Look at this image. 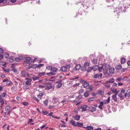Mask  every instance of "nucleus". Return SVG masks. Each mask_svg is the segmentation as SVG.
Returning <instances> with one entry per match:
<instances>
[{
  "label": "nucleus",
  "instance_id": "b1692460",
  "mask_svg": "<svg viewBox=\"0 0 130 130\" xmlns=\"http://www.w3.org/2000/svg\"><path fill=\"white\" fill-rule=\"evenodd\" d=\"M121 63H124L126 61V59L124 57H122L120 60Z\"/></svg>",
  "mask_w": 130,
  "mask_h": 130
},
{
  "label": "nucleus",
  "instance_id": "603ef678",
  "mask_svg": "<svg viewBox=\"0 0 130 130\" xmlns=\"http://www.w3.org/2000/svg\"><path fill=\"white\" fill-rule=\"evenodd\" d=\"M15 60L17 62L19 61H20V60L19 59V57H16L15 58Z\"/></svg>",
  "mask_w": 130,
  "mask_h": 130
},
{
  "label": "nucleus",
  "instance_id": "4d7b16f0",
  "mask_svg": "<svg viewBox=\"0 0 130 130\" xmlns=\"http://www.w3.org/2000/svg\"><path fill=\"white\" fill-rule=\"evenodd\" d=\"M84 65L85 66H89V63L88 62H86L85 63Z\"/></svg>",
  "mask_w": 130,
  "mask_h": 130
},
{
  "label": "nucleus",
  "instance_id": "c85d7f7f",
  "mask_svg": "<svg viewBox=\"0 0 130 130\" xmlns=\"http://www.w3.org/2000/svg\"><path fill=\"white\" fill-rule=\"evenodd\" d=\"M46 75L48 76H52L53 75H55V73H53L51 71L50 72L47 73Z\"/></svg>",
  "mask_w": 130,
  "mask_h": 130
},
{
  "label": "nucleus",
  "instance_id": "4be33fe9",
  "mask_svg": "<svg viewBox=\"0 0 130 130\" xmlns=\"http://www.w3.org/2000/svg\"><path fill=\"white\" fill-rule=\"evenodd\" d=\"M81 67V66L79 64H78L76 65L75 67V69L76 70H79Z\"/></svg>",
  "mask_w": 130,
  "mask_h": 130
},
{
  "label": "nucleus",
  "instance_id": "39448f33",
  "mask_svg": "<svg viewBox=\"0 0 130 130\" xmlns=\"http://www.w3.org/2000/svg\"><path fill=\"white\" fill-rule=\"evenodd\" d=\"M103 74L102 73H100V74H95L93 78H98L99 79H101L102 76Z\"/></svg>",
  "mask_w": 130,
  "mask_h": 130
},
{
  "label": "nucleus",
  "instance_id": "412c9836",
  "mask_svg": "<svg viewBox=\"0 0 130 130\" xmlns=\"http://www.w3.org/2000/svg\"><path fill=\"white\" fill-rule=\"evenodd\" d=\"M4 99L2 98L1 96H0V103L1 104L2 106L4 105Z\"/></svg>",
  "mask_w": 130,
  "mask_h": 130
},
{
  "label": "nucleus",
  "instance_id": "f3484780",
  "mask_svg": "<svg viewBox=\"0 0 130 130\" xmlns=\"http://www.w3.org/2000/svg\"><path fill=\"white\" fill-rule=\"evenodd\" d=\"M70 124L74 126H77L76 124H75V122L74 120H71L70 121Z\"/></svg>",
  "mask_w": 130,
  "mask_h": 130
},
{
  "label": "nucleus",
  "instance_id": "052dcab7",
  "mask_svg": "<svg viewBox=\"0 0 130 130\" xmlns=\"http://www.w3.org/2000/svg\"><path fill=\"white\" fill-rule=\"evenodd\" d=\"M4 52V50L1 48H0V54H2Z\"/></svg>",
  "mask_w": 130,
  "mask_h": 130
},
{
  "label": "nucleus",
  "instance_id": "680f3d73",
  "mask_svg": "<svg viewBox=\"0 0 130 130\" xmlns=\"http://www.w3.org/2000/svg\"><path fill=\"white\" fill-rule=\"evenodd\" d=\"M9 61L10 62H12L14 60L12 58H10L9 59Z\"/></svg>",
  "mask_w": 130,
  "mask_h": 130
},
{
  "label": "nucleus",
  "instance_id": "ea45409f",
  "mask_svg": "<svg viewBox=\"0 0 130 130\" xmlns=\"http://www.w3.org/2000/svg\"><path fill=\"white\" fill-rule=\"evenodd\" d=\"M22 104L24 106H27L28 105V103L27 102H23L22 103Z\"/></svg>",
  "mask_w": 130,
  "mask_h": 130
},
{
  "label": "nucleus",
  "instance_id": "f8f14e48",
  "mask_svg": "<svg viewBox=\"0 0 130 130\" xmlns=\"http://www.w3.org/2000/svg\"><path fill=\"white\" fill-rule=\"evenodd\" d=\"M83 87L84 88H85L89 86V84L88 82L85 81V82L83 83Z\"/></svg>",
  "mask_w": 130,
  "mask_h": 130
},
{
  "label": "nucleus",
  "instance_id": "2f4dec72",
  "mask_svg": "<svg viewBox=\"0 0 130 130\" xmlns=\"http://www.w3.org/2000/svg\"><path fill=\"white\" fill-rule=\"evenodd\" d=\"M27 77H29L32 78L34 76L33 75L31 74H29L28 73H27Z\"/></svg>",
  "mask_w": 130,
  "mask_h": 130
},
{
  "label": "nucleus",
  "instance_id": "423d86ee",
  "mask_svg": "<svg viewBox=\"0 0 130 130\" xmlns=\"http://www.w3.org/2000/svg\"><path fill=\"white\" fill-rule=\"evenodd\" d=\"M88 109L89 111L93 112L95 111L96 109L95 107H93L92 106H89Z\"/></svg>",
  "mask_w": 130,
  "mask_h": 130
},
{
  "label": "nucleus",
  "instance_id": "473e14b6",
  "mask_svg": "<svg viewBox=\"0 0 130 130\" xmlns=\"http://www.w3.org/2000/svg\"><path fill=\"white\" fill-rule=\"evenodd\" d=\"M76 125H77V126H78L80 127H82L83 126V125L82 123L78 122H77Z\"/></svg>",
  "mask_w": 130,
  "mask_h": 130
},
{
  "label": "nucleus",
  "instance_id": "c9c22d12",
  "mask_svg": "<svg viewBox=\"0 0 130 130\" xmlns=\"http://www.w3.org/2000/svg\"><path fill=\"white\" fill-rule=\"evenodd\" d=\"M92 62L94 64H96L97 62V60L96 59L94 58L92 61Z\"/></svg>",
  "mask_w": 130,
  "mask_h": 130
},
{
  "label": "nucleus",
  "instance_id": "7ed1b4c3",
  "mask_svg": "<svg viewBox=\"0 0 130 130\" xmlns=\"http://www.w3.org/2000/svg\"><path fill=\"white\" fill-rule=\"evenodd\" d=\"M69 65H67V67L62 66L61 68V70L63 71H67L70 68Z\"/></svg>",
  "mask_w": 130,
  "mask_h": 130
},
{
  "label": "nucleus",
  "instance_id": "de8ad7c7",
  "mask_svg": "<svg viewBox=\"0 0 130 130\" xmlns=\"http://www.w3.org/2000/svg\"><path fill=\"white\" fill-rule=\"evenodd\" d=\"M42 114L43 115H45L48 113V112L46 111H42Z\"/></svg>",
  "mask_w": 130,
  "mask_h": 130
},
{
  "label": "nucleus",
  "instance_id": "338daca9",
  "mask_svg": "<svg viewBox=\"0 0 130 130\" xmlns=\"http://www.w3.org/2000/svg\"><path fill=\"white\" fill-rule=\"evenodd\" d=\"M125 90L123 89L121 91V92L122 93H125Z\"/></svg>",
  "mask_w": 130,
  "mask_h": 130
},
{
  "label": "nucleus",
  "instance_id": "1a4fd4ad",
  "mask_svg": "<svg viewBox=\"0 0 130 130\" xmlns=\"http://www.w3.org/2000/svg\"><path fill=\"white\" fill-rule=\"evenodd\" d=\"M10 106H6L5 107V109L6 111H8V110L10 111H11L12 109H14L15 108V107L14 108H13L11 110H10Z\"/></svg>",
  "mask_w": 130,
  "mask_h": 130
},
{
  "label": "nucleus",
  "instance_id": "4c0bfd02",
  "mask_svg": "<svg viewBox=\"0 0 130 130\" xmlns=\"http://www.w3.org/2000/svg\"><path fill=\"white\" fill-rule=\"evenodd\" d=\"M84 91V89H80L78 91L79 94H81L83 93Z\"/></svg>",
  "mask_w": 130,
  "mask_h": 130
},
{
  "label": "nucleus",
  "instance_id": "5fc2aeb1",
  "mask_svg": "<svg viewBox=\"0 0 130 130\" xmlns=\"http://www.w3.org/2000/svg\"><path fill=\"white\" fill-rule=\"evenodd\" d=\"M112 110L113 111L115 112L116 110V109L115 107L113 106L112 107Z\"/></svg>",
  "mask_w": 130,
  "mask_h": 130
},
{
  "label": "nucleus",
  "instance_id": "5701e85b",
  "mask_svg": "<svg viewBox=\"0 0 130 130\" xmlns=\"http://www.w3.org/2000/svg\"><path fill=\"white\" fill-rule=\"evenodd\" d=\"M52 87V86L51 85H50L47 86H45V89L46 90H49L51 89Z\"/></svg>",
  "mask_w": 130,
  "mask_h": 130
},
{
  "label": "nucleus",
  "instance_id": "aec40b11",
  "mask_svg": "<svg viewBox=\"0 0 130 130\" xmlns=\"http://www.w3.org/2000/svg\"><path fill=\"white\" fill-rule=\"evenodd\" d=\"M115 69L113 68H111L109 69V72L111 74H113L114 73Z\"/></svg>",
  "mask_w": 130,
  "mask_h": 130
},
{
  "label": "nucleus",
  "instance_id": "37998d69",
  "mask_svg": "<svg viewBox=\"0 0 130 130\" xmlns=\"http://www.w3.org/2000/svg\"><path fill=\"white\" fill-rule=\"evenodd\" d=\"M4 56H5V58H7L9 56V54L7 53H5V55Z\"/></svg>",
  "mask_w": 130,
  "mask_h": 130
},
{
  "label": "nucleus",
  "instance_id": "a211bd4d",
  "mask_svg": "<svg viewBox=\"0 0 130 130\" xmlns=\"http://www.w3.org/2000/svg\"><path fill=\"white\" fill-rule=\"evenodd\" d=\"M44 94L42 92L40 93L37 95V97L39 99H41L43 96V95Z\"/></svg>",
  "mask_w": 130,
  "mask_h": 130
},
{
  "label": "nucleus",
  "instance_id": "7c9ffc66",
  "mask_svg": "<svg viewBox=\"0 0 130 130\" xmlns=\"http://www.w3.org/2000/svg\"><path fill=\"white\" fill-rule=\"evenodd\" d=\"M98 68V66L97 65H95V66H93L92 67V69L94 71H96V70H97Z\"/></svg>",
  "mask_w": 130,
  "mask_h": 130
},
{
  "label": "nucleus",
  "instance_id": "6e6d98bb",
  "mask_svg": "<svg viewBox=\"0 0 130 130\" xmlns=\"http://www.w3.org/2000/svg\"><path fill=\"white\" fill-rule=\"evenodd\" d=\"M18 57L20 60H22L23 58V57L22 56H20Z\"/></svg>",
  "mask_w": 130,
  "mask_h": 130
},
{
  "label": "nucleus",
  "instance_id": "13d9d810",
  "mask_svg": "<svg viewBox=\"0 0 130 130\" xmlns=\"http://www.w3.org/2000/svg\"><path fill=\"white\" fill-rule=\"evenodd\" d=\"M45 85H46L47 86H49L50 85H51V84H52L51 83L49 82V83H45Z\"/></svg>",
  "mask_w": 130,
  "mask_h": 130
},
{
  "label": "nucleus",
  "instance_id": "cd10ccee",
  "mask_svg": "<svg viewBox=\"0 0 130 130\" xmlns=\"http://www.w3.org/2000/svg\"><path fill=\"white\" fill-rule=\"evenodd\" d=\"M74 119L77 120H78L80 119V116L79 115H76L74 117Z\"/></svg>",
  "mask_w": 130,
  "mask_h": 130
},
{
  "label": "nucleus",
  "instance_id": "2eb2a0df",
  "mask_svg": "<svg viewBox=\"0 0 130 130\" xmlns=\"http://www.w3.org/2000/svg\"><path fill=\"white\" fill-rule=\"evenodd\" d=\"M57 69L55 68H51V71L53 73H55V74H56V73L57 71Z\"/></svg>",
  "mask_w": 130,
  "mask_h": 130
},
{
  "label": "nucleus",
  "instance_id": "864d4df0",
  "mask_svg": "<svg viewBox=\"0 0 130 130\" xmlns=\"http://www.w3.org/2000/svg\"><path fill=\"white\" fill-rule=\"evenodd\" d=\"M33 99L36 101L38 102H39V100L36 97H34Z\"/></svg>",
  "mask_w": 130,
  "mask_h": 130
},
{
  "label": "nucleus",
  "instance_id": "f704fd0d",
  "mask_svg": "<svg viewBox=\"0 0 130 130\" xmlns=\"http://www.w3.org/2000/svg\"><path fill=\"white\" fill-rule=\"evenodd\" d=\"M95 99V98L94 97H93L90 98H89L88 100V102H90V101H93Z\"/></svg>",
  "mask_w": 130,
  "mask_h": 130
},
{
  "label": "nucleus",
  "instance_id": "c03bdc74",
  "mask_svg": "<svg viewBox=\"0 0 130 130\" xmlns=\"http://www.w3.org/2000/svg\"><path fill=\"white\" fill-rule=\"evenodd\" d=\"M106 66V64L104 63L102 64L101 67L103 68V69H105Z\"/></svg>",
  "mask_w": 130,
  "mask_h": 130
},
{
  "label": "nucleus",
  "instance_id": "a18cd8bd",
  "mask_svg": "<svg viewBox=\"0 0 130 130\" xmlns=\"http://www.w3.org/2000/svg\"><path fill=\"white\" fill-rule=\"evenodd\" d=\"M44 65V64H39V65H38V68H40L41 67H43Z\"/></svg>",
  "mask_w": 130,
  "mask_h": 130
},
{
  "label": "nucleus",
  "instance_id": "f257e3e1",
  "mask_svg": "<svg viewBox=\"0 0 130 130\" xmlns=\"http://www.w3.org/2000/svg\"><path fill=\"white\" fill-rule=\"evenodd\" d=\"M110 101V98L109 97L107 100H104V101L101 102L99 106H102L104 104H106L109 103Z\"/></svg>",
  "mask_w": 130,
  "mask_h": 130
},
{
  "label": "nucleus",
  "instance_id": "e433bc0d",
  "mask_svg": "<svg viewBox=\"0 0 130 130\" xmlns=\"http://www.w3.org/2000/svg\"><path fill=\"white\" fill-rule=\"evenodd\" d=\"M45 72L39 73H38V75L40 77L43 76L45 74Z\"/></svg>",
  "mask_w": 130,
  "mask_h": 130
},
{
  "label": "nucleus",
  "instance_id": "9b49d317",
  "mask_svg": "<svg viewBox=\"0 0 130 130\" xmlns=\"http://www.w3.org/2000/svg\"><path fill=\"white\" fill-rule=\"evenodd\" d=\"M26 60L27 63H28V64L30 63L31 61V58L29 57H27L26 58Z\"/></svg>",
  "mask_w": 130,
  "mask_h": 130
},
{
  "label": "nucleus",
  "instance_id": "20e7f679",
  "mask_svg": "<svg viewBox=\"0 0 130 130\" xmlns=\"http://www.w3.org/2000/svg\"><path fill=\"white\" fill-rule=\"evenodd\" d=\"M62 81V80H60L57 81L56 83L57 84L56 85V87L57 88H59L61 87L62 85V83L61 82Z\"/></svg>",
  "mask_w": 130,
  "mask_h": 130
},
{
  "label": "nucleus",
  "instance_id": "49530a36",
  "mask_svg": "<svg viewBox=\"0 0 130 130\" xmlns=\"http://www.w3.org/2000/svg\"><path fill=\"white\" fill-rule=\"evenodd\" d=\"M38 87L39 88H43L45 87V86L43 85H39L38 86Z\"/></svg>",
  "mask_w": 130,
  "mask_h": 130
},
{
  "label": "nucleus",
  "instance_id": "f03ea898",
  "mask_svg": "<svg viewBox=\"0 0 130 130\" xmlns=\"http://www.w3.org/2000/svg\"><path fill=\"white\" fill-rule=\"evenodd\" d=\"M25 79L27 80L25 82V85L28 86H30L31 85V82L32 80L31 78H26Z\"/></svg>",
  "mask_w": 130,
  "mask_h": 130
},
{
  "label": "nucleus",
  "instance_id": "393cba45",
  "mask_svg": "<svg viewBox=\"0 0 130 130\" xmlns=\"http://www.w3.org/2000/svg\"><path fill=\"white\" fill-rule=\"evenodd\" d=\"M68 100L66 98H64L61 101V102L63 104L66 103V102H67Z\"/></svg>",
  "mask_w": 130,
  "mask_h": 130
},
{
  "label": "nucleus",
  "instance_id": "09e8293b",
  "mask_svg": "<svg viewBox=\"0 0 130 130\" xmlns=\"http://www.w3.org/2000/svg\"><path fill=\"white\" fill-rule=\"evenodd\" d=\"M43 102L45 105H47V103H48V100H45Z\"/></svg>",
  "mask_w": 130,
  "mask_h": 130
},
{
  "label": "nucleus",
  "instance_id": "a878e982",
  "mask_svg": "<svg viewBox=\"0 0 130 130\" xmlns=\"http://www.w3.org/2000/svg\"><path fill=\"white\" fill-rule=\"evenodd\" d=\"M114 78H112L110 79L109 80L107 81V83H112L114 82Z\"/></svg>",
  "mask_w": 130,
  "mask_h": 130
},
{
  "label": "nucleus",
  "instance_id": "8fccbe9b",
  "mask_svg": "<svg viewBox=\"0 0 130 130\" xmlns=\"http://www.w3.org/2000/svg\"><path fill=\"white\" fill-rule=\"evenodd\" d=\"M11 70L12 71H13L14 73H16L17 72V69L14 68H13Z\"/></svg>",
  "mask_w": 130,
  "mask_h": 130
},
{
  "label": "nucleus",
  "instance_id": "3c124183",
  "mask_svg": "<svg viewBox=\"0 0 130 130\" xmlns=\"http://www.w3.org/2000/svg\"><path fill=\"white\" fill-rule=\"evenodd\" d=\"M53 113V112H51L48 114V115L50 116H52L53 118H54V116L52 115Z\"/></svg>",
  "mask_w": 130,
  "mask_h": 130
},
{
  "label": "nucleus",
  "instance_id": "6e6552de",
  "mask_svg": "<svg viewBox=\"0 0 130 130\" xmlns=\"http://www.w3.org/2000/svg\"><path fill=\"white\" fill-rule=\"evenodd\" d=\"M124 96L125 97L127 96L128 97L130 96V90H127L126 92L124 93Z\"/></svg>",
  "mask_w": 130,
  "mask_h": 130
},
{
  "label": "nucleus",
  "instance_id": "a19ab883",
  "mask_svg": "<svg viewBox=\"0 0 130 130\" xmlns=\"http://www.w3.org/2000/svg\"><path fill=\"white\" fill-rule=\"evenodd\" d=\"M12 84V82L11 81H8L6 83V84L8 85H11Z\"/></svg>",
  "mask_w": 130,
  "mask_h": 130
},
{
  "label": "nucleus",
  "instance_id": "9d476101",
  "mask_svg": "<svg viewBox=\"0 0 130 130\" xmlns=\"http://www.w3.org/2000/svg\"><path fill=\"white\" fill-rule=\"evenodd\" d=\"M115 68L117 70H120L122 68V65L120 64H117Z\"/></svg>",
  "mask_w": 130,
  "mask_h": 130
},
{
  "label": "nucleus",
  "instance_id": "72a5a7b5",
  "mask_svg": "<svg viewBox=\"0 0 130 130\" xmlns=\"http://www.w3.org/2000/svg\"><path fill=\"white\" fill-rule=\"evenodd\" d=\"M24 71H22L21 72V74L23 75V76L24 77L26 76V75H27V73Z\"/></svg>",
  "mask_w": 130,
  "mask_h": 130
},
{
  "label": "nucleus",
  "instance_id": "58836bf2",
  "mask_svg": "<svg viewBox=\"0 0 130 130\" xmlns=\"http://www.w3.org/2000/svg\"><path fill=\"white\" fill-rule=\"evenodd\" d=\"M92 69V68L91 67H89L87 69V71L88 72H89L91 71Z\"/></svg>",
  "mask_w": 130,
  "mask_h": 130
},
{
  "label": "nucleus",
  "instance_id": "bb28decb",
  "mask_svg": "<svg viewBox=\"0 0 130 130\" xmlns=\"http://www.w3.org/2000/svg\"><path fill=\"white\" fill-rule=\"evenodd\" d=\"M86 128H87V130H93V127L89 126H87Z\"/></svg>",
  "mask_w": 130,
  "mask_h": 130
},
{
  "label": "nucleus",
  "instance_id": "0eeeda50",
  "mask_svg": "<svg viewBox=\"0 0 130 130\" xmlns=\"http://www.w3.org/2000/svg\"><path fill=\"white\" fill-rule=\"evenodd\" d=\"M126 78L127 77H124L122 78L120 77L116 79V82L118 83L119 82H122L124 80V79Z\"/></svg>",
  "mask_w": 130,
  "mask_h": 130
},
{
  "label": "nucleus",
  "instance_id": "dca6fc26",
  "mask_svg": "<svg viewBox=\"0 0 130 130\" xmlns=\"http://www.w3.org/2000/svg\"><path fill=\"white\" fill-rule=\"evenodd\" d=\"M89 95V91H86L84 94V96L86 98H87Z\"/></svg>",
  "mask_w": 130,
  "mask_h": 130
},
{
  "label": "nucleus",
  "instance_id": "774afa93",
  "mask_svg": "<svg viewBox=\"0 0 130 130\" xmlns=\"http://www.w3.org/2000/svg\"><path fill=\"white\" fill-rule=\"evenodd\" d=\"M3 58V56L2 54H0V60L2 59Z\"/></svg>",
  "mask_w": 130,
  "mask_h": 130
},
{
  "label": "nucleus",
  "instance_id": "79ce46f5",
  "mask_svg": "<svg viewBox=\"0 0 130 130\" xmlns=\"http://www.w3.org/2000/svg\"><path fill=\"white\" fill-rule=\"evenodd\" d=\"M34 80H35L37 79H39V77H35V76L33 77L32 78Z\"/></svg>",
  "mask_w": 130,
  "mask_h": 130
},
{
  "label": "nucleus",
  "instance_id": "69168bd1",
  "mask_svg": "<svg viewBox=\"0 0 130 130\" xmlns=\"http://www.w3.org/2000/svg\"><path fill=\"white\" fill-rule=\"evenodd\" d=\"M8 81V79L7 78H6L4 79L3 82H7Z\"/></svg>",
  "mask_w": 130,
  "mask_h": 130
},
{
  "label": "nucleus",
  "instance_id": "c756f323",
  "mask_svg": "<svg viewBox=\"0 0 130 130\" xmlns=\"http://www.w3.org/2000/svg\"><path fill=\"white\" fill-rule=\"evenodd\" d=\"M29 87L28 85H25L23 87V88L24 90H27L28 89Z\"/></svg>",
  "mask_w": 130,
  "mask_h": 130
},
{
  "label": "nucleus",
  "instance_id": "e2e57ef3",
  "mask_svg": "<svg viewBox=\"0 0 130 130\" xmlns=\"http://www.w3.org/2000/svg\"><path fill=\"white\" fill-rule=\"evenodd\" d=\"M88 89L90 91L89 92L92 91L93 90V88L91 87H89Z\"/></svg>",
  "mask_w": 130,
  "mask_h": 130
},
{
  "label": "nucleus",
  "instance_id": "0e129e2a",
  "mask_svg": "<svg viewBox=\"0 0 130 130\" xmlns=\"http://www.w3.org/2000/svg\"><path fill=\"white\" fill-rule=\"evenodd\" d=\"M27 63L26 62V61H24V62L23 63V65L24 66H26Z\"/></svg>",
  "mask_w": 130,
  "mask_h": 130
},
{
  "label": "nucleus",
  "instance_id": "4468645a",
  "mask_svg": "<svg viewBox=\"0 0 130 130\" xmlns=\"http://www.w3.org/2000/svg\"><path fill=\"white\" fill-rule=\"evenodd\" d=\"M118 92H117L116 94V95H113L112 96V99L115 102H117V99L116 97V95L118 94Z\"/></svg>",
  "mask_w": 130,
  "mask_h": 130
},
{
  "label": "nucleus",
  "instance_id": "bf43d9fd",
  "mask_svg": "<svg viewBox=\"0 0 130 130\" xmlns=\"http://www.w3.org/2000/svg\"><path fill=\"white\" fill-rule=\"evenodd\" d=\"M99 70V71L100 72H101L103 69V68L102 67H98V68Z\"/></svg>",
  "mask_w": 130,
  "mask_h": 130
},
{
  "label": "nucleus",
  "instance_id": "6ab92c4d",
  "mask_svg": "<svg viewBox=\"0 0 130 130\" xmlns=\"http://www.w3.org/2000/svg\"><path fill=\"white\" fill-rule=\"evenodd\" d=\"M118 96L120 98H121V100H122L124 98V96H122V94L121 92L119 93L118 94Z\"/></svg>",
  "mask_w": 130,
  "mask_h": 130
},
{
  "label": "nucleus",
  "instance_id": "ddd939ff",
  "mask_svg": "<svg viewBox=\"0 0 130 130\" xmlns=\"http://www.w3.org/2000/svg\"><path fill=\"white\" fill-rule=\"evenodd\" d=\"M88 106H81L80 108H79V110L81 109H82V110H81L82 111H86L87 110V108L88 107Z\"/></svg>",
  "mask_w": 130,
  "mask_h": 130
}]
</instances>
